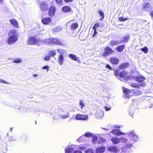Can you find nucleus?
Here are the masks:
<instances>
[{"label": "nucleus", "mask_w": 153, "mask_h": 153, "mask_svg": "<svg viewBox=\"0 0 153 153\" xmlns=\"http://www.w3.org/2000/svg\"><path fill=\"white\" fill-rule=\"evenodd\" d=\"M41 42V40L40 39L36 38V36L29 37L28 40V44L30 45H39V43Z\"/></svg>", "instance_id": "obj_1"}, {"label": "nucleus", "mask_w": 153, "mask_h": 153, "mask_svg": "<svg viewBox=\"0 0 153 153\" xmlns=\"http://www.w3.org/2000/svg\"><path fill=\"white\" fill-rule=\"evenodd\" d=\"M57 51L60 54L58 57V62L60 65H61L65 60L63 54L66 53V51L64 50L60 49H58Z\"/></svg>", "instance_id": "obj_2"}, {"label": "nucleus", "mask_w": 153, "mask_h": 153, "mask_svg": "<svg viewBox=\"0 0 153 153\" xmlns=\"http://www.w3.org/2000/svg\"><path fill=\"white\" fill-rule=\"evenodd\" d=\"M114 74L117 77H119L121 78H124L127 75L128 73L124 71L120 72L119 69H116L114 71Z\"/></svg>", "instance_id": "obj_3"}, {"label": "nucleus", "mask_w": 153, "mask_h": 153, "mask_svg": "<svg viewBox=\"0 0 153 153\" xmlns=\"http://www.w3.org/2000/svg\"><path fill=\"white\" fill-rule=\"evenodd\" d=\"M11 35L10 36V45L14 43L17 40L16 30H13L10 31Z\"/></svg>", "instance_id": "obj_4"}, {"label": "nucleus", "mask_w": 153, "mask_h": 153, "mask_svg": "<svg viewBox=\"0 0 153 153\" xmlns=\"http://www.w3.org/2000/svg\"><path fill=\"white\" fill-rule=\"evenodd\" d=\"M114 52V51L110 47L107 46L104 49V52L102 53V56L104 57L109 56Z\"/></svg>", "instance_id": "obj_5"}, {"label": "nucleus", "mask_w": 153, "mask_h": 153, "mask_svg": "<svg viewBox=\"0 0 153 153\" xmlns=\"http://www.w3.org/2000/svg\"><path fill=\"white\" fill-rule=\"evenodd\" d=\"M88 116L85 114H77L76 115L75 119L77 120H85L88 119Z\"/></svg>", "instance_id": "obj_6"}, {"label": "nucleus", "mask_w": 153, "mask_h": 153, "mask_svg": "<svg viewBox=\"0 0 153 153\" xmlns=\"http://www.w3.org/2000/svg\"><path fill=\"white\" fill-rule=\"evenodd\" d=\"M123 88V92L126 97L129 98L131 97H132L131 94V90L126 88H125L124 87Z\"/></svg>", "instance_id": "obj_7"}, {"label": "nucleus", "mask_w": 153, "mask_h": 153, "mask_svg": "<svg viewBox=\"0 0 153 153\" xmlns=\"http://www.w3.org/2000/svg\"><path fill=\"white\" fill-rule=\"evenodd\" d=\"M51 19L48 17H45L42 18L41 22L44 25H49L51 22Z\"/></svg>", "instance_id": "obj_8"}, {"label": "nucleus", "mask_w": 153, "mask_h": 153, "mask_svg": "<svg viewBox=\"0 0 153 153\" xmlns=\"http://www.w3.org/2000/svg\"><path fill=\"white\" fill-rule=\"evenodd\" d=\"M56 10V9L54 6H52L50 7L48 12L49 16L51 17L55 15Z\"/></svg>", "instance_id": "obj_9"}, {"label": "nucleus", "mask_w": 153, "mask_h": 153, "mask_svg": "<svg viewBox=\"0 0 153 153\" xmlns=\"http://www.w3.org/2000/svg\"><path fill=\"white\" fill-rule=\"evenodd\" d=\"M129 66V63L127 62H124L121 63L118 66L119 70H125Z\"/></svg>", "instance_id": "obj_10"}, {"label": "nucleus", "mask_w": 153, "mask_h": 153, "mask_svg": "<svg viewBox=\"0 0 153 153\" xmlns=\"http://www.w3.org/2000/svg\"><path fill=\"white\" fill-rule=\"evenodd\" d=\"M110 61L112 65H117L119 63V59L115 57H112L110 58Z\"/></svg>", "instance_id": "obj_11"}, {"label": "nucleus", "mask_w": 153, "mask_h": 153, "mask_svg": "<svg viewBox=\"0 0 153 153\" xmlns=\"http://www.w3.org/2000/svg\"><path fill=\"white\" fill-rule=\"evenodd\" d=\"M146 85V83L145 82H143L139 85L136 83H132L130 84L131 87L134 88H140V87H144Z\"/></svg>", "instance_id": "obj_12"}, {"label": "nucleus", "mask_w": 153, "mask_h": 153, "mask_svg": "<svg viewBox=\"0 0 153 153\" xmlns=\"http://www.w3.org/2000/svg\"><path fill=\"white\" fill-rule=\"evenodd\" d=\"M41 10L42 11H45L48 9V5L45 2H41L39 4Z\"/></svg>", "instance_id": "obj_13"}, {"label": "nucleus", "mask_w": 153, "mask_h": 153, "mask_svg": "<svg viewBox=\"0 0 153 153\" xmlns=\"http://www.w3.org/2000/svg\"><path fill=\"white\" fill-rule=\"evenodd\" d=\"M125 48V45H122L117 47H116V49L118 52L121 53L123 51Z\"/></svg>", "instance_id": "obj_14"}, {"label": "nucleus", "mask_w": 153, "mask_h": 153, "mask_svg": "<svg viewBox=\"0 0 153 153\" xmlns=\"http://www.w3.org/2000/svg\"><path fill=\"white\" fill-rule=\"evenodd\" d=\"M151 5L148 3H145L142 6L143 10L145 11L148 10L149 9H150Z\"/></svg>", "instance_id": "obj_15"}, {"label": "nucleus", "mask_w": 153, "mask_h": 153, "mask_svg": "<svg viewBox=\"0 0 153 153\" xmlns=\"http://www.w3.org/2000/svg\"><path fill=\"white\" fill-rule=\"evenodd\" d=\"M122 38V39L121 40V42H127L129 41L130 39V35L129 34H127L126 36H123Z\"/></svg>", "instance_id": "obj_16"}, {"label": "nucleus", "mask_w": 153, "mask_h": 153, "mask_svg": "<svg viewBox=\"0 0 153 153\" xmlns=\"http://www.w3.org/2000/svg\"><path fill=\"white\" fill-rule=\"evenodd\" d=\"M108 150L109 151L114 153H117L118 149L116 146H109L108 148Z\"/></svg>", "instance_id": "obj_17"}, {"label": "nucleus", "mask_w": 153, "mask_h": 153, "mask_svg": "<svg viewBox=\"0 0 153 153\" xmlns=\"http://www.w3.org/2000/svg\"><path fill=\"white\" fill-rule=\"evenodd\" d=\"M134 79H135V81L139 82H142V83L145 80V78L144 76H140L137 77L135 76Z\"/></svg>", "instance_id": "obj_18"}, {"label": "nucleus", "mask_w": 153, "mask_h": 153, "mask_svg": "<svg viewBox=\"0 0 153 153\" xmlns=\"http://www.w3.org/2000/svg\"><path fill=\"white\" fill-rule=\"evenodd\" d=\"M71 8L67 6H65L63 7L62 10L63 12L65 13H68L71 11Z\"/></svg>", "instance_id": "obj_19"}, {"label": "nucleus", "mask_w": 153, "mask_h": 153, "mask_svg": "<svg viewBox=\"0 0 153 153\" xmlns=\"http://www.w3.org/2000/svg\"><path fill=\"white\" fill-rule=\"evenodd\" d=\"M86 34L84 32H81L79 35V38L81 41H85L86 38Z\"/></svg>", "instance_id": "obj_20"}, {"label": "nucleus", "mask_w": 153, "mask_h": 153, "mask_svg": "<svg viewBox=\"0 0 153 153\" xmlns=\"http://www.w3.org/2000/svg\"><path fill=\"white\" fill-rule=\"evenodd\" d=\"M105 150V148L104 147H100L96 149V152L97 153H103Z\"/></svg>", "instance_id": "obj_21"}, {"label": "nucleus", "mask_w": 153, "mask_h": 153, "mask_svg": "<svg viewBox=\"0 0 153 153\" xmlns=\"http://www.w3.org/2000/svg\"><path fill=\"white\" fill-rule=\"evenodd\" d=\"M111 132L113 134L116 135H121L123 134V133L120 131L116 129H114L112 130Z\"/></svg>", "instance_id": "obj_22"}, {"label": "nucleus", "mask_w": 153, "mask_h": 153, "mask_svg": "<svg viewBox=\"0 0 153 153\" xmlns=\"http://www.w3.org/2000/svg\"><path fill=\"white\" fill-rule=\"evenodd\" d=\"M10 22L14 27L17 28L19 27L18 22L16 19H10Z\"/></svg>", "instance_id": "obj_23"}, {"label": "nucleus", "mask_w": 153, "mask_h": 153, "mask_svg": "<svg viewBox=\"0 0 153 153\" xmlns=\"http://www.w3.org/2000/svg\"><path fill=\"white\" fill-rule=\"evenodd\" d=\"M119 42L117 41L112 40L109 42V45L112 47L115 46L119 44Z\"/></svg>", "instance_id": "obj_24"}, {"label": "nucleus", "mask_w": 153, "mask_h": 153, "mask_svg": "<svg viewBox=\"0 0 153 153\" xmlns=\"http://www.w3.org/2000/svg\"><path fill=\"white\" fill-rule=\"evenodd\" d=\"M131 94L132 96H137L141 94V92L138 90H137L136 91L134 90H132Z\"/></svg>", "instance_id": "obj_25"}, {"label": "nucleus", "mask_w": 153, "mask_h": 153, "mask_svg": "<svg viewBox=\"0 0 153 153\" xmlns=\"http://www.w3.org/2000/svg\"><path fill=\"white\" fill-rule=\"evenodd\" d=\"M111 140L114 144H117L120 142V138L117 137H113L111 138Z\"/></svg>", "instance_id": "obj_26"}, {"label": "nucleus", "mask_w": 153, "mask_h": 153, "mask_svg": "<svg viewBox=\"0 0 153 153\" xmlns=\"http://www.w3.org/2000/svg\"><path fill=\"white\" fill-rule=\"evenodd\" d=\"M78 26V24L77 22H75L71 24L70 26L71 30H74L77 28Z\"/></svg>", "instance_id": "obj_27"}, {"label": "nucleus", "mask_w": 153, "mask_h": 153, "mask_svg": "<svg viewBox=\"0 0 153 153\" xmlns=\"http://www.w3.org/2000/svg\"><path fill=\"white\" fill-rule=\"evenodd\" d=\"M55 38H50L47 39V42L48 45H54L55 44Z\"/></svg>", "instance_id": "obj_28"}, {"label": "nucleus", "mask_w": 153, "mask_h": 153, "mask_svg": "<svg viewBox=\"0 0 153 153\" xmlns=\"http://www.w3.org/2000/svg\"><path fill=\"white\" fill-rule=\"evenodd\" d=\"M85 138L84 135L80 136L77 140L78 141L79 143L84 142L85 141Z\"/></svg>", "instance_id": "obj_29"}, {"label": "nucleus", "mask_w": 153, "mask_h": 153, "mask_svg": "<svg viewBox=\"0 0 153 153\" xmlns=\"http://www.w3.org/2000/svg\"><path fill=\"white\" fill-rule=\"evenodd\" d=\"M98 12L100 16H101V18L100 19V20H102L104 18L105 16L103 11L101 10H99Z\"/></svg>", "instance_id": "obj_30"}, {"label": "nucleus", "mask_w": 153, "mask_h": 153, "mask_svg": "<svg viewBox=\"0 0 153 153\" xmlns=\"http://www.w3.org/2000/svg\"><path fill=\"white\" fill-rule=\"evenodd\" d=\"M69 57L72 60L76 61L77 60V58L76 57V55L73 54H70L69 55Z\"/></svg>", "instance_id": "obj_31"}, {"label": "nucleus", "mask_w": 153, "mask_h": 153, "mask_svg": "<svg viewBox=\"0 0 153 153\" xmlns=\"http://www.w3.org/2000/svg\"><path fill=\"white\" fill-rule=\"evenodd\" d=\"M74 149L72 148H68L65 150V153H72Z\"/></svg>", "instance_id": "obj_32"}, {"label": "nucleus", "mask_w": 153, "mask_h": 153, "mask_svg": "<svg viewBox=\"0 0 153 153\" xmlns=\"http://www.w3.org/2000/svg\"><path fill=\"white\" fill-rule=\"evenodd\" d=\"M56 54L55 51L51 50L49 51L48 53V55H49L50 57H54Z\"/></svg>", "instance_id": "obj_33"}, {"label": "nucleus", "mask_w": 153, "mask_h": 153, "mask_svg": "<svg viewBox=\"0 0 153 153\" xmlns=\"http://www.w3.org/2000/svg\"><path fill=\"white\" fill-rule=\"evenodd\" d=\"M135 76L129 75L126 76L125 78V80H129L132 79H134Z\"/></svg>", "instance_id": "obj_34"}, {"label": "nucleus", "mask_w": 153, "mask_h": 153, "mask_svg": "<svg viewBox=\"0 0 153 153\" xmlns=\"http://www.w3.org/2000/svg\"><path fill=\"white\" fill-rule=\"evenodd\" d=\"M55 44L59 45H62V43L61 42L59 39L55 38Z\"/></svg>", "instance_id": "obj_35"}, {"label": "nucleus", "mask_w": 153, "mask_h": 153, "mask_svg": "<svg viewBox=\"0 0 153 153\" xmlns=\"http://www.w3.org/2000/svg\"><path fill=\"white\" fill-rule=\"evenodd\" d=\"M69 117L70 115L69 113H68L67 114H65L61 115H60L61 118L63 119L68 118Z\"/></svg>", "instance_id": "obj_36"}, {"label": "nucleus", "mask_w": 153, "mask_h": 153, "mask_svg": "<svg viewBox=\"0 0 153 153\" xmlns=\"http://www.w3.org/2000/svg\"><path fill=\"white\" fill-rule=\"evenodd\" d=\"M100 27V23L98 22H96L94 25V26L92 27L93 29H97V28H99Z\"/></svg>", "instance_id": "obj_37"}, {"label": "nucleus", "mask_w": 153, "mask_h": 153, "mask_svg": "<svg viewBox=\"0 0 153 153\" xmlns=\"http://www.w3.org/2000/svg\"><path fill=\"white\" fill-rule=\"evenodd\" d=\"M140 50L145 53H147L148 51V49L146 47H144L143 48H141Z\"/></svg>", "instance_id": "obj_38"}, {"label": "nucleus", "mask_w": 153, "mask_h": 153, "mask_svg": "<svg viewBox=\"0 0 153 153\" xmlns=\"http://www.w3.org/2000/svg\"><path fill=\"white\" fill-rule=\"evenodd\" d=\"M79 105L81 106V109H82L85 106V104L83 100H80Z\"/></svg>", "instance_id": "obj_39"}, {"label": "nucleus", "mask_w": 153, "mask_h": 153, "mask_svg": "<svg viewBox=\"0 0 153 153\" xmlns=\"http://www.w3.org/2000/svg\"><path fill=\"white\" fill-rule=\"evenodd\" d=\"M120 141H121V142H122L123 143H125L126 142L127 140L126 138H124L123 137H121L120 138Z\"/></svg>", "instance_id": "obj_40"}, {"label": "nucleus", "mask_w": 153, "mask_h": 153, "mask_svg": "<svg viewBox=\"0 0 153 153\" xmlns=\"http://www.w3.org/2000/svg\"><path fill=\"white\" fill-rule=\"evenodd\" d=\"M128 19V18H123L122 17H119L118 18L120 22L125 21Z\"/></svg>", "instance_id": "obj_41"}, {"label": "nucleus", "mask_w": 153, "mask_h": 153, "mask_svg": "<svg viewBox=\"0 0 153 153\" xmlns=\"http://www.w3.org/2000/svg\"><path fill=\"white\" fill-rule=\"evenodd\" d=\"M56 3L59 5H62L63 2V0H55Z\"/></svg>", "instance_id": "obj_42"}, {"label": "nucleus", "mask_w": 153, "mask_h": 153, "mask_svg": "<svg viewBox=\"0 0 153 153\" xmlns=\"http://www.w3.org/2000/svg\"><path fill=\"white\" fill-rule=\"evenodd\" d=\"M13 62L16 63H19L22 62V60L20 59H17L14 60Z\"/></svg>", "instance_id": "obj_43"}, {"label": "nucleus", "mask_w": 153, "mask_h": 153, "mask_svg": "<svg viewBox=\"0 0 153 153\" xmlns=\"http://www.w3.org/2000/svg\"><path fill=\"white\" fill-rule=\"evenodd\" d=\"M128 134V135L129 136L132 137H134L135 136H136V135L134 133L133 131L130 132L127 134Z\"/></svg>", "instance_id": "obj_44"}, {"label": "nucleus", "mask_w": 153, "mask_h": 153, "mask_svg": "<svg viewBox=\"0 0 153 153\" xmlns=\"http://www.w3.org/2000/svg\"><path fill=\"white\" fill-rule=\"evenodd\" d=\"M92 135V134L88 132H86L85 133V134L84 135L85 136V137H91Z\"/></svg>", "instance_id": "obj_45"}, {"label": "nucleus", "mask_w": 153, "mask_h": 153, "mask_svg": "<svg viewBox=\"0 0 153 153\" xmlns=\"http://www.w3.org/2000/svg\"><path fill=\"white\" fill-rule=\"evenodd\" d=\"M105 68H106L110 70H113L112 67L110 66V65L108 64H107L105 66Z\"/></svg>", "instance_id": "obj_46"}, {"label": "nucleus", "mask_w": 153, "mask_h": 153, "mask_svg": "<svg viewBox=\"0 0 153 153\" xmlns=\"http://www.w3.org/2000/svg\"><path fill=\"white\" fill-rule=\"evenodd\" d=\"M85 153H93V151L91 149H88L85 151Z\"/></svg>", "instance_id": "obj_47"}, {"label": "nucleus", "mask_w": 153, "mask_h": 153, "mask_svg": "<svg viewBox=\"0 0 153 153\" xmlns=\"http://www.w3.org/2000/svg\"><path fill=\"white\" fill-rule=\"evenodd\" d=\"M86 148V147L85 146H83L82 145H80L79 147V149L83 150L85 149Z\"/></svg>", "instance_id": "obj_48"}, {"label": "nucleus", "mask_w": 153, "mask_h": 153, "mask_svg": "<svg viewBox=\"0 0 153 153\" xmlns=\"http://www.w3.org/2000/svg\"><path fill=\"white\" fill-rule=\"evenodd\" d=\"M50 59V56L49 55L46 56L44 58V60L45 61H48Z\"/></svg>", "instance_id": "obj_49"}, {"label": "nucleus", "mask_w": 153, "mask_h": 153, "mask_svg": "<svg viewBox=\"0 0 153 153\" xmlns=\"http://www.w3.org/2000/svg\"><path fill=\"white\" fill-rule=\"evenodd\" d=\"M42 68L43 69H46L47 71L49 70V67L47 65L43 67Z\"/></svg>", "instance_id": "obj_50"}, {"label": "nucleus", "mask_w": 153, "mask_h": 153, "mask_svg": "<svg viewBox=\"0 0 153 153\" xmlns=\"http://www.w3.org/2000/svg\"><path fill=\"white\" fill-rule=\"evenodd\" d=\"M104 108L105 109V111H109L111 108L109 107H108L106 106H104Z\"/></svg>", "instance_id": "obj_51"}, {"label": "nucleus", "mask_w": 153, "mask_h": 153, "mask_svg": "<svg viewBox=\"0 0 153 153\" xmlns=\"http://www.w3.org/2000/svg\"><path fill=\"white\" fill-rule=\"evenodd\" d=\"M93 30H94V32L92 36V37H94L95 36V35L97 33V30L95 29H93Z\"/></svg>", "instance_id": "obj_52"}, {"label": "nucleus", "mask_w": 153, "mask_h": 153, "mask_svg": "<svg viewBox=\"0 0 153 153\" xmlns=\"http://www.w3.org/2000/svg\"><path fill=\"white\" fill-rule=\"evenodd\" d=\"M65 3L71 2L73 1V0H64Z\"/></svg>", "instance_id": "obj_53"}, {"label": "nucleus", "mask_w": 153, "mask_h": 153, "mask_svg": "<svg viewBox=\"0 0 153 153\" xmlns=\"http://www.w3.org/2000/svg\"><path fill=\"white\" fill-rule=\"evenodd\" d=\"M74 153H82V152L76 150L74 151Z\"/></svg>", "instance_id": "obj_54"}, {"label": "nucleus", "mask_w": 153, "mask_h": 153, "mask_svg": "<svg viewBox=\"0 0 153 153\" xmlns=\"http://www.w3.org/2000/svg\"><path fill=\"white\" fill-rule=\"evenodd\" d=\"M0 82L3 83H6V82L4 80L2 79H0Z\"/></svg>", "instance_id": "obj_55"}, {"label": "nucleus", "mask_w": 153, "mask_h": 153, "mask_svg": "<svg viewBox=\"0 0 153 153\" xmlns=\"http://www.w3.org/2000/svg\"><path fill=\"white\" fill-rule=\"evenodd\" d=\"M150 15L152 17H153V10L152 11L150 12Z\"/></svg>", "instance_id": "obj_56"}, {"label": "nucleus", "mask_w": 153, "mask_h": 153, "mask_svg": "<svg viewBox=\"0 0 153 153\" xmlns=\"http://www.w3.org/2000/svg\"><path fill=\"white\" fill-rule=\"evenodd\" d=\"M75 21V19H73L70 20L69 21V22H74Z\"/></svg>", "instance_id": "obj_57"}, {"label": "nucleus", "mask_w": 153, "mask_h": 153, "mask_svg": "<svg viewBox=\"0 0 153 153\" xmlns=\"http://www.w3.org/2000/svg\"><path fill=\"white\" fill-rule=\"evenodd\" d=\"M33 77H36V76H38V75H36V74H33Z\"/></svg>", "instance_id": "obj_58"}, {"label": "nucleus", "mask_w": 153, "mask_h": 153, "mask_svg": "<svg viewBox=\"0 0 153 153\" xmlns=\"http://www.w3.org/2000/svg\"><path fill=\"white\" fill-rule=\"evenodd\" d=\"M3 1V0H0V2L2 3Z\"/></svg>", "instance_id": "obj_59"}, {"label": "nucleus", "mask_w": 153, "mask_h": 153, "mask_svg": "<svg viewBox=\"0 0 153 153\" xmlns=\"http://www.w3.org/2000/svg\"><path fill=\"white\" fill-rule=\"evenodd\" d=\"M3 1V0H0V2L2 3Z\"/></svg>", "instance_id": "obj_60"}, {"label": "nucleus", "mask_w": 153, "mask_h": 153, "mask_svg": "<svg viewBox=\"0 0 153 153\" xmlns=\"http://www.w3.org/2000/svg\"><path fill=\"white\" fill-rule=\"evenodd\" d=\"M9 39H8V43H9Z\"/></svg>", "instance_id": "obj_61"}, {"label": "nucleus", "mask_w": 153, "mask_h": 153, "mask_svg": "<svg viewBox=\"0 0 153 153\" xmlns=\"http://www.w3.org/2000/svg\"><path fill=\"white\" fill-rule=\"evenodd\" d=\"M10 129L11 131L12 130V128H10Z\"/></svg>", "instance_id": "obj_62"}, {"label": "nucleus", "mask_w": 153, "mask_h": 153, "mask_svg": "<svg viewBox=\"0 0 153 153\" xmlns=\"http://www.w3.org/2000/svg\"><path fill=\"white\" fill-rule=\"evenodd\" d=\"M13 140V139H12V140Z\"/></svg>", "instance_id": "obj_63"}]
</instances>
